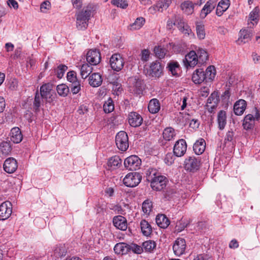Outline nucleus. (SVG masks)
I'll use <instances>...</instances> for the list:
<instances>
[{
	"instance_id": "nucleus-20",
	"label": "nucleus",
	"mask_w": 260,
	"mask_h": 260,
	"mask_svg": "<svg viewBox=\"0 0 260 260\" xmlns=\"http://www.w3.org/2000/svg\"><path fill=\"white\" fill-rule=\"evenodd\" d=\"M114 225L118 229L121 231H125L127 228V220L126 218L121 215L115 216L113 219Z\"/></svg>"
},
{
	"instance_id": "nucleus-43",
	"label": "nucleus",
	"mask_w": 260,
	"mask_h": 260,
	"mask_svg": "<svg viewBox=\"0 0 260 260\" xmlns=\"http://www.w3.org/2000/svg\"><path fill=\"white\" fill-rule=\"evenodd\" d=\"M196 30L198 37L200 39L202 40L205 38V26L203 24L197 23L196 24Z\"/></svg>"
},
{
	"instance_id": "nucleus-41",
	"label": "nucleus",
	"mask_w": 260,
	"mask_h": 260,
	"mask_svg": "<svg viewBox=\"0 0 260 260\" xmlns=\"http://www.w3.org/2000/svg\"><path fill=\"white\" fill-rule=\"evenodd\" d=\"M197 54L199 63L203 64L207 60L208 55L204 49H199L197 51Z\"/></svg>"
},
{
	"instance_id": "nucleus-11",
	"label": "nucleus",
	"mask_w": 260,
	"mask_h": 260,
	"mask_svg": "<svg viewBox=\"0 0 260 260\" xmlns=\"http://www.w3.org/2000/svg\"><path fill=\"white\" fill-rule=\"evenodd\" d=\"M12 213L11 203L6 201L0 205V220H5L10 217Z\"/></svg>"
},
{
	"instance_id": "nucleus-39",
	"label": "nucleus",
	"mask_w": 260,
	"mask_h": 260,
	"mask_svg": "<svg viewBox=\"0 0 260 260\" xmlns=\"http://www.w3.org/2000/svg\"><path fill=\"white\" fill-rule=\"evenodd\" d=\"M92 68L88 63L83 64L80 69L81 76L82 78H86L92 72Z\"/></svg>"
},
{
	"instance_id": "nucleus-44",
	"label": "nucleus",
	"mask_w": 260,
	"mask_h": 260,
	"mask_svg": "<svg viewBox=\"0 0 260 260\" xmlns=\"http://www.w3.org/2000/svg\"><path fill=\"white\" fill-rule=\"evenodd\" d=\"M56 90L59 95L64 97L68 95L69 88L66 84H61L57 85Z\"/></svg>"
},
{
	"instance_id": "nucleus-42",
	"label": "nucleus",
	"mask_w": 260,
	"mask_h": 260,
	"mask_svg": "<svg viewBox=\"0 0 260 260\" xmlns=\"http://www.w3.org/2000/svg\"><path fill=\"white\" fill-rule=\"evenodd\" d=\"M168 68L173 75H177L180 70V66L177 61H171L168 64Z\"/></svg>"
},
{
	"instance_id": "nucleus-23",
	"label": "nucleus",
	"mask_w": 260,
	"mask_h": 260,
	"mask_svg": "<svg viewBox=\"0 0 260 260\" xmlns=\"http://www.w3.org/2000/svg\"><path fill=\"white\" fill-rule=\"evenodd\" d=\"M246 102L242 99L237 101L234 106V113L237 115H241L243 114L246 108Z\"/></svg>"
},
{
	"instance_id": "nucleus-48",
	"label": "nucleus",
	"mask_w": 260,
	"mask_h": 260,
	"mask_svg": "<svg viewBox=\"0 0 260 260\" xmlns=\"http://www.w3.org/2000/svg\"><path fill=\"white\" fill-rule=\"evenodd\" d=\"M1 152L4 155H8L11 151V147L9 143L3 142L0 144Z\"/></svg>"
},
{
	"instance_id": "nucleus-32",
	"label": "nucleus",
	"mask_w": 260,
	"mask_h": 260,
	"mask_svg": "<svg viewBox=\"0 0 260 260\" xmlns=\"http://www.w3.org/2000/svg\"><path fill=\"white\" fill-rule=\"evenodd\" d=\"M148 108L149 112L152 114L157 113L160 108L159 101L156 99L151 100L148 104Z\"/></svg>"
},
{
	"instance_id": "nucleus-61",
	"label": "nucleus",
	"mask_w": 260,
	"mask_h": 260,
	"mask_svg": "<svg viewBox=\"0 0 260 260\" xmlns=\"http://www.w3.org/2000/svg\"><path fill=\"white\" fill-rule=\"evenodd\" d=\"M176 194V190L173 188H169L167 190L165 194V197L168 200H170Z\"/></svg>"
},
{
	"instance_id": "nucleus-21",
	"label": "nucleus",
	"mask_w": 260,
	"mask_h": 260,
	"mask_svg": "<svg viewBox=\"0 0 260 260\" xmlns=\"http://www.w3.org/2000/svg\"><path fill=\"white\" fill-rule=\"evenodd\" d=\"M128 118L129 124L133 127L139 126L143 121L141 115L134 112L129 114Z\"/></svg>"
},
{
	"instance_id": "nucleus-26",
	"label": "nucleus",
	"mask_w": 260,
	"mask_h": 260,
	"mask_svg": "<svg viewBox=\"0 0 260 260\" xmlns=\"http://www.w3.org/2000/svg\"><path fill=\"white\" fill-rule=\"evenodd\" d=\"M196 4L191 1H187L182 3L181 5V8L183 13L186 15H190L194 12V7Z\"/></svg>"
},
{
	"instance_id": "nucleus-5",
	"label": "nucleus",
	"mask_w": 260,
	"mask_h": 260,
	"mask_svg": "<svg viewBox=\"0 0 260 260\" xmlns=\"http://www.w3.org/2000/svg\"><path fill=\"white\" fill-rule=\"evenodd\" d=\"M146 74L151 77H159L162 73V67L159 61L151 62L148 68L145 69Z\"/></svg>"
},
{
	"instance_id": "nucleus-54",
	"label": "nucleus",
	"mask_w": 260,
	"mask_h": 260,
	"mask_svg": "<svg viewBox=\"0 0 260 260\" xmlns=\"http://www.w3.org/2000/svg\"><path fill=\"white\" fill-rule=\"evenodd\" d=\"M67 69H68V67L65 65H63V64L59 65L57 67V69L55 70V72H56L57 78L59 79H61L63 77L65 72L67 71Z\"/></svg>"
},
{
	"instance_id": "nucleus-58",
	"label": "nucleus",
	"mask_w": 260,
	"mask_h": 260,
	"mask_svg": "<svg viewBox=\"0 0 260 260\" xmlns=\"http://www.w3.org/2000/svg\"><path fill=\"white\" fill-rule=\"evenodd\" d=\"M42 98L41 96H40L39 95L38 92L36 93L34 101V108L36 110H38L40 107Z\"/></svg>"
},
{
	"instance_id": "nucleus-34",
	"label": "nucleus",
	"mask_w": 260,
	"mask_h": 260,
	"mask_svg": "<svg viewBox=\"0 0 260 260\" xmlns=\"http://www.w3.org/2000/svg\"><path fill=\"white\" fill-rule=\"evenodd\" d=\"M141 232L146 236H149L152 232V228L150 224L145 220H141L140 222Z\"/></svg>"
},
{
	"instance_id": "nucleus-64",
	"label": "nucleus",
	"mask_w": 260,
	"mask_h": 260,
	"mask_svg": "<svg viewBox=\"0 0 260 260\" xmlns=\"http://www.w3.org/2000/svg\"><path fill=\"white\" fill-rule=\"evenodd\" d=\"M194 260H211L210 257L207 254H199L198 255Z\"/></svg>"
},
{
	"instance_id": "nucleus-6",
	"label": "nucleus",
	"mask_w": 260,
	"mask_h": 260,
	"mask_svg": "<svg viewBox=\"0 0 260 260\" xmlns=\"http://www.w3.org/2000/svg\"><path fill=\"white\" fill-rule=\"evenodd\" d=\"M86 59L87 62L91 66L98 64L101 60V55L99 50L92 49L86 53Z\"/></svg>"
},
{
	"instance_id": "nucleus-57",
	"label": "nucleus",
	"mask_w": 260,
	"mask_h": 260,
	"mask_svg": "<svg viewBox=\"0 0 260 260\" xmlns=\"http://www.w3.org/2000/svg\"><path fill=\"white\" fill-rule=\"evenodd\" d=\"M187 225V223L182 219L177 222L175 226L176 230L178 232L183 231Z\"/></svg>"
},
{
	"instance_id": "nucleus-9",
	"label": "nucleus",
	"mask_w": 260,
	"mask_h": 260,
	"mask_svg": "<svg viewBox=\"0 0 260 260\" xmlns=\"http://www.w3.org/2000/svg\"><path fill=\"white\" fill-rule=\"evenodd\" d=\"M260 115L256 109L255 115L248 114L244 117L243 122V126L244 129L248 130L252 128L255 124V121L259 119Z\"/></svg>"
},
{
	"instance_id": "nucleus-53",
	"label": "nucleus",
	"mask_w": 260,
	"mask_h": 260,
	"mask_svg": "<svg viewBox=\"0 0 260 260\" xmlns=\"http://www.w3.org/2000/svg\"><path fill=\"white\" fill-rule=\"evenodd\" d=\"M259 9L258 7L254 8V9L250 13L249 18L251 21H255L256 23L258 20Z\"/></svg>"
},
{
	"instance_id": "nucleus-56",
	"label": "nucleus",
	"mask_w": 260,
	"mask_h": 260,
	"mask_svg": "<svg viewBox=\"0 0 260 260\" xmlns=\"http://www.w3.org/2000/svg\"><path fill=\"white\" fill-rule=\"evenodd\" d=\"M174 153H168L165 157L164 161L168 166L171 165L174 161L175 156Z\"/></svg>"
},
{
	"instance_id": "nucleus-22",
	"label": "nucleus",
	"mask_w": 260,
	"mask_h": 260,
	"mask_svg": "<svg viewBox=\"0 0 260 260\" xmlns=\"http://www.w3.org/2000/svg\"><path fill=\"white\" fill-rule=\"evenodd\" d=\"M22 135L20 129L15 127L11 129L10 133V140L14 143H19L22 140Z\"/></svg>"
},
{
	"instance_id": "nucleus-55",
	"label": "nucleus",
	"mask_w": 260,
	"mask_h": 260,
	"mask_svg": "<svg viewBox=\"0 0 260 260\" xmlns=\"http://www.w3.org/2000/svg\"><path fill=\"white\" fill-rule=\"evenodd\" d=\"M112 4L122 9H125L128 6V3L126 0H112Z\"/></svg>"
},
{
	"instance_id": "nucleus-18",
	"label": "nucleus",
	"mask_w": 260,
	"mask_h": 260,
	"mask_svg": "<svg viewBox=\"0 0 260 260\" xmlns=\"http://www.w3.org/2000/svg\"><path fill=\"white\" fill-rule=\"evenodd\" d=\"M4 170L8 173H13L18 167L17 162L15 159L13 157L7 158L4 162Z\"/></svg>"
},
{
	"instance_id": "nucleus-10",
	"label": "nucleus",
	"mask_w": 260,
	"mask_h": 260,
	"mask_svg": "<svg viewBox=\"0 0 260 260\" xmlns=\"http://www.w3.org/2000/svg\"><path fill=\"white\" fill-rule=\"evenodd\" d=\"M200 166V161L195 156H189L184 160V167L186 170L190 172L197 171Z\"/></svg>"
},
{
	"instance_id": "nucleus-59",
	"label": "nucleus",
	"mask_w": 260,
	"mask_h": 260,
	"mask_svg": "<svg viewBox=\"0 0 260 260\" xmlns=\"http://www.w3.org/2000/svg\"><path fill=\"white\" fill-rule=\"evenodd\" d=\"M130 249H132L133 252L137 254H140L144 251L143 246L141 247L135 244L130 245Z\"/></svg>"
},
{
	"instance_id": "nucleus-2",
	"label": "nucleus",
	"mask_w": 260,
	"mask_h": 260,
	"mask_svg": "<svg viewBox=\"0 0 260 260\" xmlns=\"http://www.w3.org/2000/svg\"><path fill=\"white\" fill-rule=\"evenodd\" d=\"M92 9V6L88 5L81 11L76 14V26L78 29L84 30L87 27Z\"/></svg>"
},
{
	"instance_id": "nucleus-15",
	"label": "nucleus",
	"mask_w": 260,
	"mask_h": 260,
	"mask_svg": "<svg viewBox=\"0 0 260 260\" xmlns=\"http://www.w3.org/2000/svg\"><path fill=\"white\" fill-rule=\"evenodd\" d=\"M219 102V97L218 92L214 91L207 99L206 109L210 113H212L217 107Z\"/></svg>"
},
{
	"instance_id": "nucleus-3",
	"label": "nucleus",
	"mask_w": 260,
	"mask_h": 260,
	"mask_svg": "<svg viewBox=\"0 0 260 260\" xmlns=\"http://www.w3.org/2000/svg\"><path fill=\"white\" fill-rule=\"evenodd\" d=\"M142 176L138 172L128 173L123 178V184L129 187H134L137 186L141 182Z\"/></svg>"
},
{
	"instance_id": "nucleus-49",
	"label": "nucleus",
	"mask_w": 260,
	"mask_h": 260,
	"mask_svg": "<svg viewBox=\"0 0 260 260\" xmlns=\"http://www.w3.org/2000/svg\"><path fill=\"white\" fill-rule=\"evenodd\" d=\"M146 179L148 181L151 182L154 178L157 177V171L153 168H149L146 171Z\"/></svg>"
},
{
	"instance_id": "nucleus-60",
	"label": "nucleus",
	"mask_w": 260,
	"mask_h": 260,
	"mask_svg": "<svg viewBox=\"0 0 260 260\" xmlns=\"http://www.w3.org/2000/svg\"><path fill=\"white\" fill-rule=\"evenodd\" d=\"M67 79L70 83L78 80L76 77V73L73 71L69 72L67 74Z\"/></svg>"
},
{
	"instance_id": "nucleus-63",
	"label": "nucleus",
	"mask_w": 260,
	"mask_h": 260,
	"mask_svg": "<svg viewBox=\"0 0 260 260\" xmlns=\"http://www.w3.org/2000/svg\"><path fill=\"white\" fill-rule=\"evenodd\" d=\"M188 100V98L186 96H183L182 98H180V101L179 105H181V110H183L187 106V100Z\"/></svg>"
},
{
	"instance_id": "nucleus-62",
	"label": "nucleus",
	"mask_w": 260,
	"mask_h": 260,
	"mask_svg": "<svg viewBox=\"0 0 260 260\" xmlns=\"http://www.w3.org/2000/svg\"><path fill=\"white\" fill-rule=\"evenodd\" d=\"M141 60L144 61H146L149 59L150 52L147 49H144L141 52Z\"/></svg>"
},
{
	"instance_id": "nucleus-12",
	"label": "nucleus",
	"mask_w": 260,
	"mask_h": 260,
	"mask_svg": "<svg viewBox=\"0 0 260 260\" xmlns=\"http://www.w3.org/2000/svg\"><path fill=\"white\" fill-rule=\"evenodd\" d=\"M187 149V144L184 139L176 141L173 148L174 154L177 157H181L184 155Z\"/></svg>"
},
{
	"instance_id": "nucleus-52",
	"label": "nucleus",
	"mask_w": 260,
	"mask_h": 260,
	"mask_svg": "<svg viewBox=\"0 0 260 260\" xmlns=\"http://www.w3.org/2000/svg\"><path fill=\"white\" fill-rule=\"evenodd\" d=\"M172 3V0H160L157 4V7L158 10L161 9V11L166 10Z\"/></svg>"
},
{
	"instance_id": "nucleus-24",
	"label": "nucleus",
	"mask_w": 260,
	"mask_h": 260,
	"mask_svg": "<svg viewBox=\"0 0 260 260\" xmlns=\"http://www.w3.org/2000/svg\"><path fill=\"white\" fill-rule=\"evenodd\" d=\"M122 165V160L119 156L115 155L110 157L108 161L109 169L113 170L120 168Z\"/></svg>"
},
{
	"instance_id": "nucleus-25",
	"label": "nucleus",
	"mask_w": 260,
	"mask_h": 260,
	"mask_svg": "<svg viewBox=\"0 0 260 260\" xmlns=\"http://www.w3.org/2000/svg\"><path fill=\"white\" fill-rule=\"evenodd\" d=\"M205 147V141L203 139L201 138L195 142L193 146V149L196 154L200 155L204 152Z\"/></svg>"
},
{
	"instance_id": "nucleus-33",
	"label": "nucleus",
	"mask_w": 260,
	"mask_h": 260,
	"mask_svg": "<svg viewBox=\"0 0 260 260\" xmlns=\"http://www.w3.org/2000/svg\"><path fill=\"white\" fill-rule=\"evenodd\" d=\"M216 3L213 0H209L205 4L204 8L202 10V15H204V17H206L209 13H210L215 8Z\"/></svg>"
},
{
	"instance_id": "nucleus-27",
	"label": "nucleus",
	"mask_w": 260,
	"mask_h": 260,
	"mask_svg": "<svg viewBox=\"0 0 260 260\" xmlns=\"http://www.w3.org/2000/svg\"><path fill=\"white\" fill-rule=\"evenodd\" d=\"M102 81V76L99 73H93L89 78V84L94 87L100 86Z\"/></svg>"
},
{
	"instance_id": "nucleus-29",
	"label": "nucleus",
	"mask_w": 260,
	"mask_h": 260,
	"mask_svg": "<svg viewBox=\"0 0 260 260\" xmlns=\"http://www.w3.org/2000/svg\"><path fill=\"white\" fill-rule=\"evenodd\" d=\"M217 123L218 128L220 130L224 128L226 124V114L223 110H220L217 114Z\"/></svg>"
},
{
	"instance_id": "nucleus-28",
	"label": "nucleus",
	"mask_w": 260,
	"mask_h": 260,
	"mask_svg": "<svg viewBox=\"0 0 260 260\" xmlns=\"http://www.w3.org/2000/svg\"><path fill=\"white\" fill-rule=\"evenodd\" d=\"M156 223L161 228H167L170 223L169 219L164 214H158L156 217Z\"/></svg>"
},
{
	"instance_id": "nucleus-51",
	"label": "nucleus",
	"mask_w": 260,
	"mask_h": 260,
	"mask_svg": "<svg viewBox=\"0 0 260 260\" xmlns=\"http://www.w3.org/2000/svg\"><path fill=\"white\" fill-rule=\"evenodd\" d=\"M71 90L73 94L78 93L81 89V85L80 81L78 80L74 82H71L70 85Z\"/></svg>"
},
{
	"instance_id": "nucleus-1",
	"label": "nucleus",
	"mask_w": 260,
	"mask_h": 260,
	"mask_svg": "<svg viewBox=\"0 0 260 260\" xmlns=\"http://www.w3.org/2000/svg\"><path fill=\"white\" fill-rule=\"evenodd\" d=\"M215 75V67L210 66L207 68L205 72L202 69H197L192 74V80L195 84H201L204 81L211 82L214 79Z\"/></svg>"
},
{
	"instance_id": "nucleus-13",
	"label": "nucleus",
	"mask_w": 260,
	"mask_h": 260,
	"mask_svg": "<svg viewBox=\"0 0 260 260\" xmlns=\"http://www.w3.org/2000/svg\"><path fill=\"white\" fill-rule=\"evenodd\" d=\"M167 182V178L165 176L158 175L150 182L151 187L154 190L160 191L166 187Z\"/></svg>"
},
{
	"instance_id": "nucleus-37",
	"label": "nucleus",
	"mask_w": 260,
	"mask_h": 260,
	"mask_svg": "<svg viewBox=\"0 0 260 260\" xmlns=\"http://www.w3.org/2000/svg\"><path fill=\"white\" fill-rule=\"evenodd\" d=\"M143 251L146 252H153L156 247V243L154 241L148 240L142 244Z\"/></svg>"
},
{
	"instance_id": "nucleus-40",
	"label": "nucleus",
	"mask_w": 260,
	"mask_h": 260,
	"mask_svg": "<svg viewBox=\"0 0 260 260\" xmlns=\"http://www.w3.org/2000/svg\"><path fill=\"white\" fill-rule=\"evenodd\" d=\"M145 20L144 18L140 17L137 18L135 22L130 25L129 29L131 30H137L141 28L144 24Z\"/></svg>"
},
{
	"instance_id": "nucleus-50",
	"label": "nucleus",
	"mask_w": 260,
	"mask_h": 260,
	"mask_svg": "<svg viewBox=\"0 0 260 260\" xmlns=\"http://www.w3.org/2000/svg\"><path fill=\"white\" fill-rule=\"evenodd\" d=\"M154 52L158 58L161 59L165 57L167 51L160 46H155L154 48Z\"/></svg>"
},
{
	"instance_id": "nucleus-38",
	"label": "nucleus",
	"mask_w": 260,
	"mask_h": 260,
	"mask_svg": "<svg viewBox=\"0 0 260 260\" xmlns=\"http://www.w3.org/2000/svg\"><path fill=\"white\" fill-rule=\"evenodd\" d=\"M118 79V75L117 74H112L108 78V82L113 84V89L117 90L119 91L121 87V85L118 82L117 80Z\"/></svg>"
},
{
	"instance_id": "nucleus-8",
	"label": "nucleus",
	"mask_w": 260,
	"mask_h": 260,
	"mask_svg": "<svg viewBox=\"0 0 260 260\" xmlns=\"http://www.w3.org/2000/svg\"><path fill=\"white\" fill-rule=\"evenodd\" d=\"M110 63L111 68L115 71H121L124 66V61L123 58L119 54H114L110 59Z\"/></svg>"
},
{
	"instance_id": "nucleus-16",
	"label": "nucleus",
	"mask_w": 260,
	"mask_h": 260,
	"mask_svg": "<svg viewBox=\"0 0 260 260\" xmlns=\"http://www.w3.org/2000/svg\"><path fill=\"white\" fill-rule=\"evenodd\" d=\"M186 242L183 238H177L173 245L174 253L177 256H180L184 253L186 249Z\"/></svg>"
},
{
	"instance_id": "nucleus-30",
	"label": "nucleus",
	"mask_w": 260,
	"mask_h": 260,
	"mask_svg": "<svg viewBox=\"0 0 260 260\" xmlns=\"http://www.w3.org/2000/svg\"><path fill=\"white\" fill-rule=\"evenodd\" d=\"M229 0H221L218 4L216 8V15L220 16L230 6Z\"/></svg>"
},
{
	"instance_id": "nucleus-46",
	"label": "nucleus",
	"mask_w": 260,
	"mask_h": 260,
	"mask_svg": "<svg viewBox=\"0 0 260 260\" xmlns=\"http://www.w3.org/2000/svg\"><path fill=\"white\" fill-rule=\"evenodd\" d=\"M142 210L147 215H149L152 209V203L149 200H146L142 204Z\"/></svg>"
},
{
	"instance_id": "nucleus-19",
	"label": "nucleus",
	"mask_w": 260,
	"mask_h": 260,
	"mask_svg": "<svg viewBox=\"0 0 260 260\" xmlns=\"http://www.w3.org/2000/svg\"><path fill=\"white\" fill-rule=\"evenodd\" d=\"M252 36V30L251 29H243L240 31L239 37L237 41L238 44L241 45L249 42Z\"/></svg>"
},
{
	"instance_id": "nucleus-31",
	"label": "nucleus",
	"mask_w": 260,
	"mask_h": 260,
	"mask_svg": "<svg viewBox=\"0 0 260 260\" xmlns=\"http://www.w3.org/2000/svg\"><path fill=\"white\" fill-rule=\"evenodd\" d=\"M114 250L116 253L125 254L130 250V245L124 243H117L115 245Z\"/></svg>"
},
{
	"instance_id": "nucleus-17",
	"label": "nucleus",
	"mask_w": 260,
	"mask_h": 260,
	"mask_svg": "<svg viewBox=\"0 0 260 260\" xmlns=\"http://www.w3.org/2000/svg\"><path fill=\"white\" fill-rule=\"evenodd\" d=\"M174 19L176 22V25L182 33L187 35L191 33V29L181 17L175 15Z\"/></svg>"
},
{
	"instance_id": "nucleus-36",
	"label": "nucleus",
	"mask_w": 260,
	"mask_h": 260,
	"mask_svg": "<svg viewBox=\"0 0 260 260\" xmlns=\"http://www.w3.org/2000/svg\"><path fill=\"white\" fill-rule=\"evenodd\" d=\"M163 138L166 141H171L176 136L175 130L172 127H167L163 132Z\"/></svg>"
},
{
	"instance_id": "nucleus-45",
	"label": "nucleus",
	"mask_w": 260,
	"mask_h": 260,
	"mask_svg": "<svg viewBox=\"0 0 260 260\" xmlns=\"http://www.w3.org/2000/svg\"><path fill=\"white\" fill-rule=\"evenodd\" d=\"M104 111L105 113H109L112 112L114 109V105L113 100L109 98L106 101L103 105Z\"/></svg>"
},
{
	"instance_id": "nucleus-4",
	"label": "nucleus",
	"mask_w": 260,
	"mask_h": 260,
	"mask_svg": "<svg viewBox=\"0 0 260 260\" xmlns=\"http://www.w3.org/2000/svg\"><path fill=\"white\" fill-rule=\"evenodd\" d=\"M115 143L117 148L121 151H126L128 147V138L126 132L120 131L115 137Z\"/></svg>"
},
{
	"instance_id": "nucleus-14",
	"label": "nucleus",
	"mask_w": 260,
	"mask_h": 260,
	"mask_svg": "<svg viewBox=\"0 0 260 260\" xmlns=\"http://www.w3.org/2000/svg\"><path fill=\"white\" fill-rule=\"evenodd\" d=\"M183 62L186 68L194 67L199 62L197 53L194 51H190L185 55Z\"/></svg>"
},
{
	"instance_id": "nucleus-35",
	"label": "nucleus",
	"mask_w": 260,
	"mask_h": 260,
	"mask_svg": "<svg viewBox=\"0 0 260 260\" xmlns=\"http://www.w3.org/2000/svg\"><path fill=\"white\" fill-rule=\"evenodd\" d=\"M51 85L47 83L43 84L40 88V93L42 98L47 99L50 97Z\"/></svg>"
},
{
	"instance_id": "nucleus-47",
	"label": "nucleus",
	"mask_w": 260,
	"mask_h": 260,
	"mask_svg": "<svg viewBox=\"0 0 260 260\" xmlns=\"http://www.w3.org/2000/svg\"><path fill=\"white\" fill-rule=\"evenodd\" d=\"M133 85L135 89L134 90L137 93H140L142 90V81L136 77L132 79Z\"/></svg>"
},
{
	"instance_id": "nucleus-7",
	"label": "nucleus",
	"mask_w": 260,
	"mask_h": 260,
	"mask_svg": "<svg viewBox=\"0 0 260 260\" xmlns=\"http://www.w3.org/2000/svg\"><path fill=\"white\" fill-rule=\"evenodd\" d=\"M141 165V159L137 155H131L127 157L124 161L125 168L129 170H137Z\"/></svg>"
}]
</instances>
